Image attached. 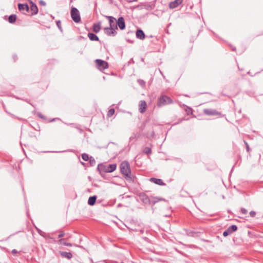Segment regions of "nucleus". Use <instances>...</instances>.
<instances>
[{"mask_svg":"<svg viewBox=\"0 0 263 263\" xmlns=\"http://www.w3.org/2000/svg\"><path fill=\"white\" fill-rule=\"evenodd\" d=\"M249 214H250L251 217H254L256 215V212L255 211H251L250 212Z\"/></svg>","mask_w":263,"mask_h":263,"instance_id":"nucleus-32","label":"nucleus"},{"mask_svg":"<svg viewBox=\"0 0 263 263\" xmlns=\"http://www.w3.org/2000/svg\"><path fill=\"white\" fill-rule=\"evenodd\" d=\"M58 242H59L60 244L66 246L71 247V246H72L71 243L66 242V239H64V238L60 239L59 240Z\"/></svg>","mask_w":263,"mask_h":263,"instance_id":"nucleus-22","label":"nucleus"},{"mask_svg":"<svg viewBox=\"0 0 263 263\" xmlns=\"http://www.w3.org/2000/svg\"><path fill=\"white\" fill-rule=\"evenodd\" d=\"M160 200H161V199L159 198L158 197H151L150 198V202H149V203H148V204H154Z\"/></svg>","mask_w":263,"mask_h":263,"instance_id":"nucleus-21","label":"nucleus"},{"mask_svg":"<svg viewBox=\"0 0 263 263\" xmlns=\"http://www.w3.org/2000/svg\"><path fill=\"white\" fill-rule=\"evenodd\" d=\"M182 1L183 0H175L171 2L169 4V8L170 9L176 8L182 3Z\"/></svg>","mask_w":263,"mask_h":263,"instance_id":"nucleus-13","label":"nucleus"},{"mask_svg":"<svg viewBox=\"0 0 263 263\" xmlns=\"http://www.w3.org/2000/svg\"><path fill=\"white\" fill-rule=\"evenodd\" d=\"M100 29H101L100 23L93 24V30L95 32H96V33L99 32L100 31Z\"/></svg>","mask_w":263,"mask_h":263,"instance_id":"nucleus-20","label":"nucleus"},{"mask_svg":"<svg viewBox=\"0 0 263 263\" xmlns=\"http://www.w3.org/2000/svg\"><path fill=\"white\" fill-rule=\"evenodd\" d=\"M115 113V109L113 108L110 109L107 112V116L108 117L112 116Z\"/></svg>","mask_w":263,"mask_h":263,"instance_id":"nucleus-26","label":"nucleus"},{"mask_svg":"<svg viewBox=\"0 0 263 263\" xmlns=\"http://www.w3.org/2000/svg\"><path fill=\"white\" fill-rule=\"evenodd\" d=\"M88 37L91 41H99V39L98 36L93 33H88Z\"/></svg>","mask_w":263,"mask_h":263,"instance_id":"nucleus-18","label":"nucleus"},{"mask_svg":"<svg viewBox=\"0 0 263 263\" xmlns=\"http://www.w3.org/2000/svg\"><path fill=\"white\" fill-rule=\"evenodd\" d=\"M90 163L91 165H93V164L95 163V160L92 157H90Z\"/></svg>","mask_w":263,"mask_h":263,"instance_id":"nucleus-34","label":"nucleus"},{"mask_svg":"<svg viewBox=\"0 0 263 263\" xmlns=\"http://www.w3.org/2000/svg\"><path fill=\"white\" fill-rule=\"evenodd\" d=\"M240 211H241V213L243 214H246L248 212L247 210L246 209L243 208H242L241 209Z\"/></svg>","mask_w":263,"mask_h":263,"instance_id":"nucleus-31","label":"nucleus"},{"mask_svg":"<svg viewBox=\"0 0 263 263\" xmlns=\"http://www.w3.org/2000/svg\"><path fill=\"white\" fill-rule=\"evenodd\" d=\"M231 49H232V50L233 51H235V50H236L235 47H232V46L231 47Z\"/></svg>","mask_w":263,"mask_h":263,"instance_id":"nucleus-38","label":"nucleus"},{"mask_svg":"<svg viewBox=\"0 0 263 263\" xmlns=\"http://www.w3.org/2000/svg\"><path fill=\"white\" fill-rule=\"evenodd\" d=\"M71 17L72 20L76 23H79L81 21L80 13L77 8L72 7L71 10Z\"/></svg>","mask_w":263,"mask_h":263,"instance_id":"nucleus-4","label":"nucleus"},{"mask_svg":"<svg viewBox=\"0 0 263 263\" xmlns=\"http://www.w3.org/2000/svg\"><path fill=\"white\" fill-rule=\"evenodd\" d=\"M143 152L146 154H149L151 153V148L149 147H145L143 149Z\"/></svg>","mask_w":263,"mask_h":263,"instance_id":"nucleus-25","label":"nucleus"},{"mask_svg":"<svg viewBox=\"0 0 263 263\" xmlns=\"http://www.w3.org/2000/svg\"><path fill=\"white\" fill-rule=\"evenodd\" d=\"M146 107L147 104L146 102L144 100L140 101L139 105V110L140 112L142 114L144 113L146 110Z\"/></svg>","mask_w":263,"mask_h":263,"instance_id":"nucleus-9","label":"nucleus"},{"mask_svg":"<svg viewBox=\"0 0 263 263\" xmlns=\"http://www.w3.org/2000/svg\"><path fill=\"white\" fill-rule=\"evenodd\" d=\"M39 117H40L41 118H43L42 116H41V115H39Z\"/></svg>","mask_w":263,"mask_h":263,"instance_id":"nucleus-41","label":"nucleus"},{"mask_svg":"<svg viewBox=\"0 0 263 263\" xmlns=\"http://www.w3.org/2000/svg\"><path fill=\"white\" fill-rule=\"evenodd\" d=\"M172 103L173 101L171 99V98L166 96L163 95L158 99L157 102V105L158 106L161 107L167 104H171Z\"/></svg>","mask_w":263,"mask_h":263,"instance_id":"nucleus-3","label":"nucleus"},{"mask_svg":"<svg viewBox=\"0 0 263 263\" xmlns=\"http://www.w3.org/2000/svg\"><path fill=\"white\" fill-rule=\"evenodd\" d=\"M96 199H97L96 196H93L90 197L88 200V204L91 206L93 205L96 203Z\"/></svg>","mask_w":263,"mask_h":263,"instance_id":"nucleus-19","label":"nucleus"},{"mask_svg":"<svg viewBox=\"0 0 263 263\" xmlns=\"http://www.w3.org/2000/svg\"><path fill=\"white\" fill-rule=\"evenodd\" d=\"M203 112L205 115L209 116H215L220 115V113L218 112L215 109H204Z\"/></svg>","mask_w":263,"mask_h":263,"instance_id":"nucleus-10","label":"nucleus"},{"mask_svg":"<svg viewBox=\"0 0 263 263\" xmlns=\"http://www.w3.org/2000/svg\"><path fill=\"white\" fill-rule=\"evenodd\" d=\"M40 3L41 4V5L44 6H46V2L42 0H41L40 1Z\"/></svg>","mask_w":263,"mask_h":263,"instance_id":"nucleus-36","label":"nucleus"},{"mask_svg":"<svg viewBox=\"0 0 263 263\" xmlns=\"http://www.w3.org/2000/svg\"><path fill=\"white\" fill-rule=\"evenodd\" d=\"M117 26H118L121 30H123L125 28V24L124 19L123 17H120L117 21Z\"/></svg>","mask_w":263,"mask_h":263,"instance_id":"nucleus-8","label":"nucleus"},{"mask_svg":"<svg viewBox=\"0 0 263 263\" xmlns=\"http://www.w3.org/2000/svg\"><path fill=\"white\" fill-rule=\"evenodd\" d=\"M105 17L108 19L109 21V27L115 30L118 29L116 19L111 16H105Z\"/></svg>","mask_w":263,"mask_h":263,"instance_id":"nucleus-6","label":"nucleus"},{"mask_svg":"<svg viewBox=\"0 0 263 263\" xmlns=\"http://www.w3.org/2000/svg\"><path fill=\"white\" fill-rule=\"evenodd\" d=\"M160 73L161 74V75H163V73L162 72H160Z\"/></svg>","mask_w":263,"mask_h":263,"instance_id":"nucleus-45","label":"nucleus"},{"mask_svg":"<svg viewBox=\"0 0 263 263\" xmlns=\"http://www.w3.org/2000/svg\"><path fill=\"white\" fill-rule=\"evenodd\" d=\"M82 158L84 161H87L89 159L88 155L85 153H84L82 155Z\"/></svg>","mask_w":263,"mask_h":263,"instance_id":"nucleus-27","label":"nucleus"},{"mask_svg":"<svg viewBox=\"0 0 263 263\" xmlns=\"http://www.w3.org/2000/svg\"><path fill=\"white\" fill-rule=\"evenodd\" d=\"M30 11L31 12V15L36 14L37 13V12H38L37 7L33 2H31V4H30Z\"/></svg>","mask_w":263,"mask_h":263,"instance_id":"nucleus-14","label":"nucleus"},{"mask_svg":"<svg viewBox=\"0 0 263 263\" xmlns=\"http://www.w3.org/2000/svg\"><path fill=\"white\" fill-rule=\"evenodd\" d=\"M10 115H11V116H12V117H15V116H14L13 115H12V114H10Z\"/></svg>","mask_w":263,"mask_h":263,"instance_id":"nucleus-40","label":"nucleus"},{"mask_svg":"<svg viewBox=\"0 0 263 263\" xmlns=\"http://www.w3.org/2000/svg\"><path fill=\"white\" fill-rule=\"evenodd\" d=\"M160 73L161 74V75H163V73L162 72H160Z\"/></svg>","mask_w":263,"mask_h":263,"instance_id":"nucleus-44","label":"nucleus"},{"mask_svg":"<svg viewBox=\"0 0 263 263\" xmlns=\"http://www.w3.org/2000/svg\"><path fill=\"white\" fill-rule=\"evenodd\" d=\"M227 229L232 234L233 232L237 231V227L236 225H232L230 226Z\"/></svg>","mask_w":263,"mask_h":263,"instance_id":"nucleus-24","label":"nucleus"},{"mask_svg":"<svg viewBox=\"0 0 263 263\" xmlns=\"http://www.w3.org/2000/svg\"><path fill=\"white\" fill-rule=\"evenodd\" d=\"M18 9L20 11L24 14H26L29 10V6L27 4L19 3L18 4Z\"/></svg>","mask_w":263,"mask_h":263,"instance_id":"nucleus-7","label":"nucleus"},{"mask_svg":"<svg viewBox=\"0 0 263 263\" xmlns=\"http://www.w3.org/2000/svg\"><path fill=\"white\" fill-rule=\"evenodd\" d=\"M36 230L37 231L39 232L40 231H41L40 230H39L38 229L36 228Z\"/></svg>","mask_w":263,"mask_h":263,"instance_id":"nucleus-42","label":"nucleus"},{"mask_svg":"<svg viewBox=\"0 0 263 263\" xmlns=\"http://www.w3.org/2000/svg\"><path fill=\"white\" fill-rule=\"evenodd\" d=\"M95 62L98 68L101 70H104L108 67V63L105 61L97 59L95 60Z\"/></svg>","mask_w":263,"mask_h":263,"instance_id":"nucleus-5","label":"nucleus"},{"mask_svg":"<svg viewBox=\"0 0 263 263\" xmlns=\"http://www.w3.org/2000/svg\"><path fill=\"white\" fill-rule=\"evenodd\" d=\"M186 111L187 112V115H189L190 114H192V109L191 108L188 107L187 109L186 110Z\"/></svg>","mask_w":263,"mask_h":263,"instance_id":"nucleus-33","label":"nucleus"},{"mask_svg":"<svg viewBox=\"0 0 263 263\" xmlns=\"http://www.w3.org/2000/svg\"><path fill=\"white\" fill-rule=\"evenodd\" d=\"M136 35L137 38L140 40H144L145 38V34L142 30L138 29L136 32Z\"/></svg>","mask_w":263,"mask_h":263,"instance_id":"nucleus-15","label":"nucleus"},{"mask_svg":"<svg viewBox=\"0 0 263 263\" xmlns=\"http://www.w3.org/2000/svg\"><path fill=\"white\" fill-rule=\"evenodd\" d=\"M140 199L144 203L147 204L150 202V198H149L145 193H141L139 195Z\"/></svg>","mask_w":263,"mask_h":263,"instance_id":"nucleus-11","label":"nucleus"},{"mask_svg":"<svg viewBox=\"0 0 263 263\" xmlns=\"http://www.w3.org/2000/svg\"><path fill=\"white\" fill-rule=\"evenodd\" d=\"M150 181L156 184H158L160 185H164L165 184L163 182V181L161 179L156 178H151L150 179Z\"/></svg>","mask_w":263,"mask_h":263,"instance_id":"nucleus-16","label":"nucleus"},{"mask_svg":"<svg viewBox=\"0 0 263 263\" xmlns=\"http://www.w3.org/2000/svg\"><path fill=\"white\" fill-rule=\"evenodd\" d=\"M16 15L15 14H11L9 16L8 20L10 23H14L16 21Z\"/></svg>","mask_w":263,"mask_h":263,"instance_id":"nucleus-23","label":"nucleus"},{"mask_svg":"<svg viewBox=\"0 0 263 263\" xmlns=\"http://www.w3.org/2000/svg\"><path fill=\"white\" fill-rule=\"evenodd\" d=\"M104 31L109 36H115L117 34L116 30L110 27L105 28Z\"/></svg>","mask_w":263,"mask_h":263,"instance_id":"nucleus-12","label":"nucleus"},{"mask_svg":"<svg viewBox=\"0 0 263 263\" xmlns=\"http://www.w3.org/2000/svg\"><path fill=\"white\" fill-rule=\"evenodd\" d=\"M127 41L129 43H133V41H131V40H127Z\"/></svg>","mask_w":263,"mask_h":263,"instance_id":"nucleus-39","label":"nucleus"},{"mask_svg":"<svg viewBox=\"0 0 263 263\" xmlns=\"http://www.w3.org/2000/svg\"><path fill=\"white\" fill-rule=\"evenodd\" d=\"M59 253L62 257L66 258L68 259H71L72 257V254L70 252L60 251Z\"/></svg>","mask_w":263,"mask_h":263,"instance_id":"nucleus-17","label":"nucleus"},{"mask_svg":"<svg viewBox=\"0 0 263 263\" xmlns=\"http://www.w3.org/2000/svg\"><path fill=\"white\" fill-rule=\"evenodd\" d=\"M160 73L161 74V75H163V73L162 72H160Z\"/></svg>","mask_w":263,"mask_h":263,"instance_id":"nucleus-43","label":"nucleus"},{"mask_svg":"<svg viewBox=\"0 0 263 263\" xmlns=\"http://www.w3.org/2000/svg\"><path fill=\"white\" fill-rule=\"evenodd\" d=\"M17 253V251L15 249H13L12 251V253L13 254H16Z\"/></svg>","mask_w":263,"mask_h":263,"instance_id":"nucleus-37","label":"nucleus"},{"mask_svg":"<svg viewBox=\"0 0 263 263\" xmlns=\"http://www.w3.org/2000/svg\"><path fill=\"white\" fill-rule=\"evenodd\" d=\"M120 171L125 179L128 182H133L135 177L131 173L130 166L126 161H123L120 164Z\"/></svg>","mask_w":263,"mask_h":263,"instance_id":"nucleus-1","label":"nucleus"},{"mask_svg":"<svg viewBox=\"0 0 263 263\" xmlns=\"http://www.w3.org/2000/svg\"><path fill=\"white\" fill-rule=\"evenodd\" d=\"M245 143L246 146V148H247V152H249L250 147H249V145L248 143L247 142H246V141H245Z\"/></svg>","mask_w":263,"mask_h":263,"instance_id":"nucleus-35","label":"nucleus"},{"mask_svg":"<svg viewBox=\"0 0 263 263\" xmlns=\"http://www.w3.org/2000/svg\"><path fill=\"white\" fill-rule=\"evenodd\" d=\"M117 167L116 164H111L105 165L103 163H100L98 165V170L100 174L103 173H111L114 172Z\"/></svg>","mask_w":263,"mask_h":263,"instance_id":"nucleus-2","label":"nucleus"},{"mask_svg":"<svg viewBox=\"0 0 263 263\" xmlns=\"http://www.w3.org/2000/svg\"><path fill=\"white\" fill-rule=\"evenodd\" d=\"M65 233L63 231H60L58 235V238H62L65 235Z\"/></svg>","mask_w":263,"mask_h":263,"instance_id":"nucleus-30","label":"nucleus"},{"mask_svg":"<svg viewBox=\"0 0 263 263\" xmlns=\"http://www.w3.org/2000/svg\"><path fill=\"white\" fill-rule=\"evenodd\" d=\"M230 234H231V233L229 232V231L228 229L224 231L223 233V236L224 237H227Z\"/></svg>","mask_w":263,"mask_h":263,"instance_id":"nucleus-28","label":"nucleus"},{"mask_svg":"<svg viewBox=\"0 0 263 263\" xmlns=\"http://www.w3.org/2000/svg\"><path fill=\"white\" fill-rule=\"evenodd\" d=\"M57 25L58 27L59 28V29L61 31H62V27H61V22L60 21H57Z\"/></svg>","mask_w":263,"mask_h":263,"instance_id":"nucleus-29","label":"nucleus"}]
</instances>
